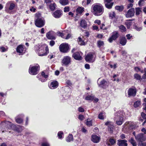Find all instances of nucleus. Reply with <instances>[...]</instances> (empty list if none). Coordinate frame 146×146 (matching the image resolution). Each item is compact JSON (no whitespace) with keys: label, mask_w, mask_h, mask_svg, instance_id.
Instances as JSON below:
<instances>
[{"label":"nucleus","mask_w":146,"mask_h":146,"mask_svg":"<svg viewBox=\"0 0 146 146\" xmlns=\"http://www.w3.org/2000/svg\"><path fill=\"white\" fill-rule=\"evenodd\" d=\"M85 59L86 61L89 62H93L94 61L92 54L91 53L87 54L85 57Z\"/></svg>","instance_id":"15"},{"label":"nucleus","mask_w":146,"mask_h":146,"mask_svg":"<svg viewBox=\"0 0 146 146\" xmlns=\"http://www.w3.org/2000/svg\"><path fill=\"white\" fill-rule=\"evenodd\" d=\"M115 8L117 10H118L119 11L121 12L124 9V7L122 5H121L120 6H116L115 7Z\"/></svg>","instance_id":"31"},{"label":"nucleus","mask_w":146,"mask_h":146,"mask_svg":"<svg viewBox=\"0 0 146 146\" xmlns=\"http://www.w3.org/2000/svg\"><path fill=\"white\" fill-rule=\"evenodd\" d=\"M136 15H138L141 12V9L139 8H135Z\"/></svg>","instance_id":"36"},{"label":"nucleus","mask_w":146,"mask_h":146,"mask_svg":"<svg viewBox=\"0 0 146 146\" xmlns=\"http://www.w3.org/2000/svg\"><path fill=\"white\" fill-rule=\"evenodd\" d=\"M84 8L81 7H78L76 9V15H80L84 11Z\"/></svg>","instance_id":"23"},{"label":"nucleus","mask_w":146,"mask_h":146,"mask_svg":"<svg viewBox=\"0 0 146 146\" xmlns=\"http://www.w3.org/2000/svg\"><path fill=\"white\" fill-rule=\"evenodd\" d=\"M135 70L137 72L140 71L142 73H143V70L141 69L140 68H139L138 67H135Z\"/></svg>","instance_id":"45"},{"label":"nucleus","mask_w":146,"mask_h":146,"mask_svg":"<svg viewBox=\"0 0 146 146\" xmlns=\"http://www.w3.org/2000/svg\"><path fill=\"white\" fill-rule=\"evenodd\" d=\"M63 134L62 131H60L58 133V135L59 138H61L62 137V135Z\"/></svg>","instance_id":"49"},{"label":"nucleus","mask_w":146,"mask_h":146,"mask_svg":"<svg viewBox=\"0 0 146 146\" xmlns=\"http://www.w3.org/2000/svg\"><path fill=\"white\" fill-rule=\"evenodd\" d=\"M114 120L117 125H121L123 122V118L121 115L120 113H118L115 115Z\"/></svg>","instance_id":"5"},{"label":"nucleus","mask_w":146,"mask_h":146,"mask_svg":"<svg viewBox=\"0 0 146 146\" xmlns=\"http://www.w3.org/2000/svg\"><path fill=\"white\" fill-rule=\"evenodd\" d=\"M57 35L58 36H60L62 37L63 38V36H64L63 34L62 33H60V32H58L57 33Z\"/></svg>","instance_id":"55"},{"label":"nucleus","mask_w":146,"mask_h":146,"mask_svg":"<svg viewBox=\"0 0 146 146\" xmlns=\"http://www.w3.org/2000/svg\"><path fill=\"white\" fill-rule=\"evenodd\" d=\"M105 25L104 24H102V25L100 26V28L101 29H102L104 30H106L107 28L104 27H105Z\"/></svg>","instance_id":"54"},{"label":"nucleus","mask_w":146,"mask_h":146,"mask_svg":"<svg viewBox=\"0 0 146 146\" xmlns=\"http://www.w3.org/2000/svg\"><path fill=\"white\" fill-rule=\"evenodd\" d=\"M73 139L72 135L71 134H70L69 136L66 138V141L67 142H70L71 141H73Z\"/></svg>","instance_id":"28"},{"label":"nucleus","mask_w":146,"mask_h":146,"mask_svg":"<svg viewBox=\"0 0 146 146\" xmlns=\"http://www.w3.org/2000/svg\"><path fill=\"white\" fill-rule=\"evenodd\" d=\"M37 47L39 48L38 55L39 56H42L46 55L48 52V47L44 45L42 46L39 45L38 46H36V48Z\"/></svg>","instance_id":"3"},{"label":"nucleus","mask_w":146,"mask_h":146,"mask_svg":"<svg viewBox=\"0 0 146 146\" xmlns=\"http://www.w3.org/2000/svg\"><path fill=\"white\" fill-rule=\"evenodd\" d=\"M69 11V8L65 7L64 9V11L65 12H68Z\"/></svg>","instance_id":"62"},{"label":"nucleus","mask_w":146,"mask_h":146,"mask_svg":"<svg viewBox=\"0 0 146 146\" xmlns=\"http://www.w3.org/2000/svg\"><path fill=\"white\" fill-rule=\"evenodd\" d=\"M42 146H49V145L47 143H44L42 144Z\"/></svg>","instance_id":"64"},{"label":"nucleus","mask_w":146,"mask_h":146,"mask_svg":"<svg viewBox=\"0 0 146 146\" xmlns=\"http://www.w3.org/2000/svg\"><path fill=\"white\" fill-rule=\"evenodd\" d=\"M109 17L111 18V19H113V18L115 17V14L114 11H111L109 13Z\"/></svg>","instance_id":"37"},{"label":"nucleus","mask_w":146,"mask_h":146,"mask_svg":"<svg viewBox=\"0 0 146 146\" xmlns=\"http://www.w3.org/2000/svg\"><path fill=\"white\" fill-rule=\"evenodd\" d=\"M109 141L111 145H113L116 142L115 141L114 139H110L109 140Z\"/></svg>","instance_id":"48"},{"label":"nucleus","mask_w":146,"mask_h":146,"mask_svg":"<svg viewBox=\"0 0 146 146\" xmlns=\"http://www.w3.org/2000/svg\"><path fill=\"white\" fill-rule=\"evenodd\" d=\"M94 98V97L92 96H88L85 98L86 100H92Z\"/></svg>","instance_id":"35"},{"label":"nucleus","mask_w":146,"mask_h":146,"mask_svg":"<svg viewBox=\"0 0 146 146\" xmlns=\"http://www.w3.org/2000/svg\"><path fill=\"white\" fill-rule=\"evenodd\" d=\"M92 121L90 120L89 119H87L86 123V125L88 126H90L92 125Z\"/></svg>","instance_id":"34"},{"label":"nucleus","mask_w":146,"mask_h":146,"mask_svg":"<svg viewBox=\"0 0 146 146\" xmlns=\"http://www.w3.org/2000/svg\"><path fill=\"white\" fill-rule=\"evenodd\" d=\"M132 20H127L125 23V25L127 26L128 29L129 28L131 24V22L130 21Z\"/></svg>","instance_id":"33"},{"label":"nucleus","mask_w":146,"mask_h":146,"mask_svg":"<svg viewBox=\"0 0 146 146\" xmlns=\"http://www.w3.org/2000/svg\"><path fill=\"white\" fill-rule=\"evenodd\" d=\"M127 141L125 139H119L117 140V145L119 146H127Z\"/></svg>","instance_id":"16"},{"label":"nucleus","mask_w":146,"mask_h":146,"mask_svg":"<svg viewBox=\"0 0 146 146\" xmlns=\"http://www.w3.org/2000/svg\"><path fill=\"white\" fill-rule=\"evenodd\" d=\"M112 0H105L104 3L106 7L108 9H111L113 5V3L111 2Z\"/></svg>","instance_id":"17"},{"label":"nucleus","mask_w":146,"mask_h":146,"mask_svg":"<svg viewBox=\"0 0 146 146\" xmlns=\"http://www.w3.org/2000/svg\"><path fill=\"white\" fill-rule=\"evenodd\" d=\"M134 28L135 29L138 31H139L142 29V27H139L136 25L134 26Z\"/></svg>","instance_id":"44"},{"label":"nucleus","mask_w":146,"mask_h":146,"mask_svg":"<svg viewBox=\"0 0 146 146\" xmlns=\"http://www.w3.org/2000/svg\"><path fill=\"white\" fill-rule=\"evenodd\" d=\"M118 37V33L117 31H115L112 33V35L110 37L108 41L110 42H111L113 40H115Z\"/></svg>","instance_id":"12"},{"label":"nucleus","mask_w":146,"mask_h":146,"mask_svg":"<svg viewBox=\"0 0 146 146\" xmlns=\"http://www.w3.org/2000/svg\"><path fill=\"white\" fill-rule=\"evenodd\" d=\"M94 23L98 24V25H100L101 24V21L99 20H96L94 21Z\"/></svg>","instance_id":"58"},{"label":"nucleus","mask_w":146,"mask_h":146,"mask_svg":"<svg viewBox=\"0 0 146 146\" xmlns=\"http://www.w3.org/2000/svg\"><path fill=\"white\" fill-rule=\"evenodd\" d=\"M15 7V5L14 3H11L10 5V6L9 8V10H12Z\"/></svg>","instance_id":"46"},{"label":"nucleus","mask_w":146,"mask_h":146,"mask_svg":"<svg viewBox=\"0 0 146 146\" xmlns=\"http://www.w3.org/2000/svg\"><path fill=\"white\" fill-rule=\"evenodd\" d=\"M105 117V113H100L98 115L99 118L101 119H103Z\"/></svg>","instance_id":"32"},{"label":"nucleus","mask_w":146,"mask_h":146,"mask_svg":"<svg viewBox=\"0 0 146 146\" xmlns=\"http://www.w3.org/2000/svg\"><path fill=\"white\" fill-rule=\"evenodd\" d=\"M82 53L81 52H77L74 53L72 55L73 57L75 59L78 60H81L82 59Z\"/></svg>","instance_id":"11"},{"label":"nucleus","mask_w":146,"mask_h":146,"mask_svg":"<svg viewBox=\"0 0 146 146\" xmlns=\"http://www.w3.org/2000/svg\"><path fill=\"white\" fill-rule=\"evenodd\" d=\"M78 44L80 45H84L85 44V42H84L83 40L80 37H79L78 38Z\"/></svg>","instance_id":"27"},{"label":"nucleus","mask_w":146,"mask_h":146,"mask_svg":"<svg viewBox=\"0 0 146 146\" xmlns=\"http://www.w3.org/2000/svg\"><path fill=\"white\" fill-rule=\"evenodd\" d=\"M92 7L93 14L96 16L101 15L104 12V9L102 5L100 4L96 3L93 5Z\"/></svg>","instance_id":"1"},{"label":"nucleus","mask_w":146,"mask_h":146,"mask_svg":"<svg viewBox=\"0 0 146 146\" xmlns=\"http://www.w3.org/2000/svg\"><path fill=\"white\" fill-rule=\"evenodd\" d=\"M135 138L139 142V143H142L146 140V136L144 135L143 134L140 133L135 136Z\"/></svg>","instance_id":"7"},{"label":"nucleus","mask_w":146,"mask_h":146,"mask_svg":"<svg viewBox=\"0 0 146 146\" xmlns=\"http://www.w3.org/2000/svg\"><path fill=\"white\" fill-rule=\"evenodd\" d=\"M135 9L133 8H131L128 10L127 13L125 14V16L127 18L131 17L134 15Z\"/></svg>","instance_id":"13"},{"label":"nucleus","mask_w":146,"mask_h":146,"mask_svg":"<svg viewBox=\"0 0 146 146\" xmlns=\"http://www.w3.org/2000/svg\"><path fill=\"white\" fill-rule=\"evenodd\" d=\"M24 46L22 45H19L17 48V52L23 54L26 51L25 49L24 48Z\"/></svg>","instance_id":"14"},{"label":"nucleus","mask_w":146,"mask_h":146,"mask_svg":"<svg viewBox=\"0 0 146 146\" xmlns=\"http://www.w3.org/2000/svg\"><path fill=\"white\" fill-rule=\"evenodd\" d=\"M7 49L5 48V47H1L0 48V51L1 52H4L7 51Z\"/></svg>","instance_id":"52"},{"label":"nucleus","mask_w":146,"mask_h":146,"mask_svg":"<svg viewBox=\"0 0 146 146\" xmlns=\"http://www.w3.org/2000/svg\"><path fill=\"white\" fill-rule=\"evenodd\" d=\"M61 11L59 10H57L53 13V16L56 18L60 17L61 15Z\"/></svg>","instance_id":"22"},{"label":"nucleus","mask_w":146,"mask_h":146,"mask_svg":"<svg viewBox=\"0 0 146 146\" xmlns=\"http://www.w3.org/2000/svg\"><path fill=\"white\" fill-rule=\"evenodd\" d=\"M40 14L38 13L36 14V19L35 21V25L38 27H41L45 24V22L43 19L40 17Z\"/></svg>","instance_id":"2"},{"label":"nucleus","mask_w":146,"mask_h":146,"mask_svg":"<svg viewBox=\"0 0 146 146\" xmlns=\"http://www.w3.org/2000/svg\"><path fill=\"white\" fill-rule=\"evenodd\" d=\"M80 25L82 28H85L87 27V24L84 20H82L80 21Z\"/></svg>","instance_id":"24"},{"label":"nucleus","mask_w":146,"mask_h":146,"mask_svg":"<svg viewBox=\"0 0 146 146\" xmlns=\"http://www.w3.org/2000/svg\"><path fill=\"white\" fill-rule=\"evenodd\" d=\"M128 93L129 97H134L135 96L136 94V89L135 88H129L128 90Z\"/></svg>","instance_id":"10"},{"label":"nucleus","mask_w":146,"mask_h":146,"mask_svg":"<svg viewBox=\"0 0 146 146\" xmlns=\"http://www.w3.org/2000/svg\"><path fill=\"white\" fill-rule=\"evenodd\" d=\"M78 110L79 112H83L84 111V109L82 107H80L78 108Z\"/></svg>","instance_id":"53"},{"label":"nucleus","mask_w":146,"mask_h":146,"mask_svg":"<svg viewBox=\"0 0 146 146\" xmlns=\"http://www.w3.org/2000/svg\"><path fill=\"white\" fill-rule=\"evenodd\" d=\"M127 42V40L125 37H122L120 40V43L123 46L125 45Z\"/></svg>","instance_id":"25"},{"label":"nucleus","mask_w":146,"mask_h":146,"mask_svg":"<svg viewBox=\"0 0 146 146\" xmlns=\"http://www.w3.org/2000/svg\"><path fill=\"white\" fill-rule=\"evenodd\" d=\"M109 84V82L104 79L102 80L98 84L99 86L103 88H105Z\"/></svg>","instance_id":"18"},{"label":"nucleus","mask_w":146,"mask_h":146,"mask_svg":"<svg viewBox=\"0 0 146 146\" xmlns=\"http://www.w3.org/2000/svg\"><path fill=\"white\" fill-rule=\"evenodd\" d=\"M78 118L81 121H82L85 119V118L83 115L80 114L78 116Z\"/></svg>","instance_id":"47"},{"label":"nucleus","mask_w":146,"mask_h":146,"mask_svg":"<svg viewBox=\"0 0 146 146\" xmlns=\"http://www.w3.org/2000/svg\"><path fill=\"white\" fill-rule=\"evenodd\" d=\"M134 76L135 78L137 80H139L141 78V76L137 74H135L134 75Z\"/></svg>","instance_id":"41"},{"label":"nucleus","mask_w":146,"mask_h":146,"mask_svg":"<svg viewBox=\"0 0 146 146\" xmlns=\"http://www.w3.org/2000/svg\"><path fill=\"white\" fill-rule=\"evenodd\" d=\"M41 75L45 78H46L48 77V75L45 74V73L44 71L42 72L41 73Z\"/></svg>","instance_id":"50"},{"label":"nucleus","mask_w":146,"mask_h":146,"mask_svg":"<svg viewBox=\"0 0 146 146\" xmlns=\"http://www.w3.org/2000/svg\"><path fill=\"white\" fill-rule=\"evenodd\" d=\"M51 1L50 0H45V2L46 3L47 5H49L51 3Z\"/></svg>","instance_id":"63"},{"label":"nucleus","mask_w":146,"mask_h":146,"mask_svg":"<svg viewBox=\"0 0 146 146\" xmlns=\"http://www.w3.org/2000/svg\"><path fill=\"white\" fill-rule=\"evenodd\" d=\"M59 48L61 52L64 53L67 52L69 50V47L68 45L65 43L61 44L59 47Z\"/></svg>","instance_id":"4"},{"label":"nucleus","mask_w":146,"mask_h":146,"mask_svg":"<svg viewBox=\"0 0 146 146\" xmlns=\"http://www.w3.org/2000/svg\"><path fill=\"white\" fill-rule=\"evenodd\" d=\"M71 58L69 56H67L64 57L62 61V63L65 66H67L70 63Z\"/></svg>","instance_id":"9"},{"label":"nucleus","mask_w":146,"mask_h":146,"mask_svg":"<svg viewBox=\"0 0 146 146\" xmlns=\"http://www.w3.org/2000/svg\"><path fill=\"white\" fill-rule=\"evenodd\" d=\"M139 146H146V142L144 143H139Z\"/></svg>","instance_id":"56"},{"label":"nucleus","mask_w":146,"mask_h":146,"mask_svg":"<svg viewBox=\"0 0 146 146\" xmlns=\"http://www.w3.org/2000/svg\"><path fill=\"white\" fill-rule=\"evenodd\" d=\"M23 126H19V127L16 129V131L18 132H21L23 130Z\"/></svg>","instance_id":"42"},{"label":"nucleus","mask_w":146,"mask_h":146,"mask_svg":"<svg viewBox=\"0 0 146 146\" xmlns=\"http://www.w3.org/2000/svg\"><path fill=\"white\" fill-rule=\"evenodd\" d=\"M129 142L133 145V146H136L137 144L133 138L131 137L130 139L129 140Z\"/></svg>","instance_id":"26"},{"label":"nucleus","mask_w":146,"mask_h":146,"mask_svg":"<svg viewBox=\"0 0 146 146\" xmlns=\"http://www.w3.org/2000/svg\"><path fill=\"white\" fill-rule=\"evenodd\" d=\"M16 122L18 123H21L23 122V119L21 118H17L15 119Z\"/></svg>","instance_id":"43"},{"label":"nucleus","mask_w":146,"mask_h":146,"mask_svg":"<svg viewBox=\"0 0 146 146\" xmlns=\"http://www.w3.org/2000/svg\"><path fill=\"white\" fill-rule=\"evenodd\" d=\"M49 7L50 10L52 11H53L56 8L55 4V3L49 5Z\"/></svg>","instance_id":"39"},{"label":"nucleus","mask_w":146,"mask_h":146,"mask_svg":"<svg viewBox=\"0 0 146 146\" xmlns=\"http://www.w3.org/2000/svg\"><path fill=\"white\" fill-rule=\"evenodd\" d=\"M58 86V83L56 81H52L49 86V88L52 89H54L57 87Z\"/></svg>","instance_id":"19"},{"label":"nucleus","mask_w":146,"mask_h":146,"mask_svg":"<svg viewBox=\"0 0 146 146\" xmlns=\"http://www.w3.org/2000/svg\"><path fill=\"white\" fill-rule=\"evenodd\" d=\"M135 127V124L133 122H126L124 125V128H127L128 127L130 129L134 128Z\"/></svg>","instance_id":"8"},{"label":"nucleus","mask_w":146,"mask_h":146,"mask_svg":"<svg viewBox=\"0 0 146 146\" xmlns=\"http://www.w3.org/2000/svg\"><path fill=\"white\" fill-rule=\"evenodd\" d=\"M144 101L145 103L143 104L144 106L145 107V108H143V109L145 111V112H146V98L144 99Z\"/></svg>","instance_id":"57"},{"label":"nucleus","mask_w":146,"mask_h":146,"mask_svg":"<svg viewBox=\"0 0 146 146\" xmlns=\"http://www.w3.org/2000/svg\"><path fill=\"white\" fill-rule=\"evenodd\" d=\"M141 115L142 117L144 119L146 120V114L145 113L142 112L141 113Z\"/></svg>","instance_id":"51"},{"label":"nucleus","mask_w":146,"mask_h":146,"mask_svg":"<svg viewBox=\"0 0 146 146\" xmlns=\"http://www.w3.org/2000/svg\"><path fill=\"white\" fill-rule=\"evenodd\" d=\"M110 67L111 68H113L115 69L117 67V65L116 64H114L113 65H110Z\"/></svg>","instance_id":"61"},{"label":"nucleus","mask_w":146,"mask_h":146,"mask_svg":"<svg viewBox=\"0 0 146 146\" xmlns=\"http://www.w3.org/2000/svg\"><path fill=\"white\" fill-rule=\"evenodd\" d=\"M141 102L140 101H137L135 102L134 106L135 108H137L139 106L141 105Z\"/></svg>","instance_id":"38"},{"label":"nucleus","mask_w":146,"mask_h":146,"mask_svg":"<svg viewBox=\"0 0 146 146\" xmlns=\"http://www.w3.org/2000/svg\"><path fill=\"white\" fill-rule=\"evenodd\" d=\"M59 2L62 5H64L68 4V0H60Z\"/></svg>","instance_id":"29"},{"label":"nucleus","mask_w":146,"mask_h":146,"mask_svg":"<svg viewBox=\"0 0 146 146\" xmlns=\"http://www.w3.org/2000/svg\"><path fill=\"white\" fill-rule=\"evenodd\" d=\"M46 37L49 39H55V37L54 35V32L53 31H49L47 33Z\"/></svg>","instance_id":"20"},{"label":"nucleus","mask_w":146,"mask_h":146,"mask_svg":"<svg viewBox=\"0 0 146 146\" xmlns=\"http://www.w3.org/2000/svg\"><path fill=\"white\" fill-rule=\"evenodd\" d=\"M39 70V66H36L31 67L30 66L29 70V73L32 75H36L38 73V71Z\"/></svg>","instance_id":"6"},{"label":"nucleus","mask_w":146,"mask_h":146,"mask_svg":"<svg viewBox=\"0 0 146 146\" xmlns=\"http://www.w3.org/2000/svg\"><path fill=\"white\" fill-rule=\"evenodd\" d=\"M100 140V137L96 135H93L92 136L91 140L94 143H98Z\"/></svg>","instance_id":"21"},{"label":"nucleus","mask_w":146,"mask_h":146,"mask_svg":"<svg viewBox=\"0 0 146 146\" xmlns=\"http://www.w3.org/2000/svg\"><path fill=\"white\" fill-rule=\"evenodd\" d=\"M55 44V42L53 40H51L50 42V44L51 46H53Z\"/></svg>","instance_id":"59"},{"label":"nucleus","mask_w":146,"mask_h":146,"mask_svg":"<svg viewBox=\"0 0 146 146\" xmlns=\"http://www.w3.org/2000/svg\"><path fill=\"white\" fill-rule=\"evenodd\" d=\"M104 43L103 41L101 40H98L97 42V45L100 48L101 47L103 46Z\"/></svg>","instance_id":"30"},{"label":"nucleus","mask_w":146,"mask_h":146,"mask_svg":"<svg viewBox=\"0 0 146 146\" xmlns=\"http://www.w3.org/2000/svg\"><path fill=\"white\" fill-rule=\"evenodd\" d=\"M133 5L132 3L129 4L127 5V8L129 9L133 7Z\"/></svg>","instance_id":"60"},{"label":"nucleus","mask_w":146,"mask_h":146,"mask_svg":"<svg viewBox=\"0 0 146 146\" xmlns=\"http://www.w3.org/2000/svg\"><path fill=\"white\" fill-rule=\"evenodd\" d=\"M119 29L122 32L125 31L126 30V29L125 27L123 25H121L119 27Z\"/></svg>","instance_id":"40"}]
</instances>
